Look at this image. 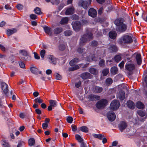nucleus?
<instances>
[{"instance_id":"49530a36","label":"nucleus","mask_w":147,"mask_h":147,"mask_svg":"<svg viewBox=\"0 0 147 147\" xmlns=\"http://www.w3.org/2000/svg\"><path fill=\"white\" fill-rule=\"evenodd\" d=\"M99 65L102 67H105V61L104 59H102L99 62Z\"/></svg>"},{"instance_id":"2eb2a0df","label":"nucleus","mask_w":147,"mask_h":147,"mask_svg":"<svg viewBox=\"0 0 147 147\" xmlns=\"http://www.w3.org/2000/svg\"><path fill=\"white\" fill-rule=\"evenodd\" d=\"M108 50L111 53L116 52L118 50V48L115 45H111L108 48Z\"/></svg>"},{"instance_id":"5fc2aeb1","label":"nucleus","mask_w":147,"mask_h":147,"mask_svg":"<svg viewBox=\"0 0 147 147\" xmlns=\"http://www.w3.org/2000/svg\"><path fill=\"white\" fill-rule=\"evenodd\" d=\"M46 53V51L45 50H42L40 52V55L41 58H43Z\"/></svg>"},{"instance_id":"0eeeda50","label":"nucleus","mask_w":147,"mask_h":147,"mask_svg":"<svg viewBox=\"0 0 147 147\" xmlns=\"http://www.w3.org/2000/svg\"><path fill=\"white\" fill-rule=\"evenodd\" d=\"M129 76L132 75L133 74L134 71L136 69V63H134V62L131 60H129ZM129 79H132L131 77L129 76Z\"/></svg>"},{"instance_id":"9d476101","label":"nucleus","mask_w":147,"mask_h":147,"mask_svg":"<svg viewBox=\"0 0 147 147\" xmlns=\"http://www.w3.org/2000/svg\"><path fill=\"white\" fill-rule=\"evenodd\" d=\"M120 105L119 102L117 100H113L111 102L110 108L112 110L117 109Z\"/></svg>"},{"instance_id":"13d9d810","label":"nucleus","mask_w":147,"mask_h":147,"mask_svg":"<svg viewBox=\"0 0 147 147\" xmlns=\"http://www.w3.org/2000/svg\"><path fill=\"white\" fill-rule=\"evenodd\" d=\"M65 45L63 44H61L59 46V49L61 51H63L65 49Z\"/></svg>"},{"instance_id":"7ed1b4c3","label":"nucleus","mask_w":147,"mask_h":147,"mask_svg":"<svg viewBox=\"0 0 147 147\" xmlns=\"http://www.w3.org/2000/svg\"><path fill=\"white\" fill-rule=\"evenodd\" d=\"M138 42L137 39L131 40L129 39V48L132 49H129V53L130 52H133L134 51V49H137L138 47Z\"/></svg>"},{"instance_id":"3c124183","label":"nucleus","mask_w":147,"mask_h":147,"mask_svg":"<svg viewBox=\"0 0 147 147\" xmlns=\"http://www.w3.org/2000/svg\"><path fill=\"white\" fill-rule=\"evenodd\" d=\"M98 45V42L95 40H93L91 42V45L93 47H96Z\"/></svg>"},{"instance_id":"338daca9","label":"nucleus","mask_w":147,"mask_h":147,"mask_svg":"<svg viewBox=\"0 0 147 147\" xmlns=\"http://www.w3.org/2000/svg\"><path fill=\"white\" fill-rule=\"evenodd\" d=\"M19 64L20 67L24 68L25 67L24 64L22 62H19Z\"/></svg>"},{"instance_id":"f704fd0d","label":"nucleus","mask_w":147,"mask_h":147,"mask_svg":"<svg viewBox=\"0 0 147 147\" xmlns=\"http://www.w3.org/2000/svg\"><path fill=\"white\" fill-rule=\"evenodd\" d=\"M89 71L92 74L94 75H96L98 73V70L94 68H90L89 69Z\"/></svg>"},{"instance_id":"c9c22d12","label":"nucleus","mask_w":147,"mask_h":147,"mask_svg":"<svg viewBox=\"0 0 147 147\" xmlns=\"http://www.w3.org/2000/svg\"><path fill=\"white\" fill-rule=\"evenodd\" d=\"M121 59V54L116 55L114 57V59L117 62H118Z\"/></svg>"},{"instance_id":"f3484780","label":"nucleus","mask_w":147,"mask_h":147,"mask_svg":"<svg viewBox=\"0 0 147 147\" xmlns=\"http://www.w3.org/2000/svg\"><path fill=\"white\" fill-rule=\"evenodd\" d=\"M127 29V26L125 24H123L120 25V26H117L116 28V30L120 32H124Z\"/></svg>"},{"instance_id":"a878e982","label":"nucleus","mask_w":147,"mask_h":147,"mask_svg":"<svg viewBox=\"0 0 147 147\" xmlns=\"http://www.w3.org/2000/svg\"><path fill=\"white\" fill-rule=\"evenodd\" d=\"M49 59L50 60V62L53 64L55 65L56 64V58L52 55H49L48 57Z\"/></svg>"},{"instance_id":"473e14b6","label":"nucleus","mask_w":147,"mask_h":147,"mask_svg":"<svg viewBox=\"0 0 147 147\" xmlns=\"http://www.w3.org/2000/svg\"><path fill=\"white\" fill-rule=\"evenodd\" d=\"M113 82V80L111 78H108L105 80L106 84L107 86H110L112 84Z\"/></svg>"},{"instance_id":"052dcab7","label":"nucleus","mask_w":147,"mask_h":147,"mask_svg":"<svg viewBox=\"0 0 147 147\" xmlns=\"http://www.w3.org/2000/svg\"><path fill=\"white\" fill-rule=\"evenodd\" d=\"M16 7L18 10H21L23 9V6L22 4H19L16 6Z\"/></svg>"},{"instance_id":"6e6d98bb","label":"nucleus","mask_w":147,"mask_h":147,"mask_svg":"<svg viewBox=\"0 0 147 147\" xmlns=\"http://www.w3.org/2000/svg\"><path fill=\"white\" fill-rule=\"evenodd\" d=\"M131 40L137 39L134 35L131 33H129V37Z\"/></svg>"},{"instance_id":"423d86ee","label":"nucleus","mask_w":147,"mask_h":147,"mask_svg":"<svg viewBox=\"0 0 147 147\" xmlns=\"http://www.w3.org/2000/svg\"><path fill=\"white\" fill-rule=\"evenodd\" d=\"M83 35L88 41L92 40L93 38L92 30L90 28H87L86 30L85 33Z\"/></svg>"},{"instance_id":"2f4dec72","label":"nucleus","mask_w":147,"mask_h":147,"mask_svg":"<svg viewBox=\"0 0 147 147\" xmlns=\"http://www.w3.org/2000/svg\"><path fill=\"white\" fill-rule=\"evenodd\" d=\"M68 18L67 17H65L63 18L60 22V23L61 24H66L68 22Z\"/></svg>"},{"instance_id":"5701e85b","label":"nucleus","mask_w":147,"mask_h":147,"mask_svg":"<svg viewBox=\"0 0 147 147\" xmlns=\"http://www.w3.org/2000/svg\"><path fill=\"white\" fill-rule=\"evenodd\" d=\"M103 90L102 87L97 86H95L93 88V92L95 93H98L101 92Z\"/></svg>"},{"instance_id":"603ef678","label":"nucleus","mask_w":147,"mask_h":147,"mask_svg":"<svg viewBox=\"0 0 147 147\" xmlns=\"http://www.w3.org/2000/svg\"><path fill=\"white\" fill-rule=\"evenodd\" d=\"M67 121L68 123H71L73 121V118L71 117H68L67 118Z\"/></svg>"},{"instance_id":"680f3d73","label":"nucleus","mask_w":147,"mask_h":147,"mask_svg":"<svg viewBox=\"0 0 147 147\" xmlns=\"http://www.w3.org/2000/svg\"><path fill=\"white\" fill-rule=\"evenodd\" d=\"M48 124L46 123H44L42 124V127L44 130L46 129L48 127Z\"/></svg>"},{"instance_id":"09e8293b","label":"nucleus","mask_w":147,"mask_h":147,"mask_svg":"<svg viewBox=\"0 0 147 147\" xmlns=\"http://www.w3.org/2000/svg\"><path fill=\"white\" fill-rule=\"evenodd\" d=\"M135 107L134 103L132 101L129 100V108L134 109Z\"/></svg>"},{"instance_id":"a18cd8bd","label":"nucleus","mask_w":147,"mask_h":147,"mask_svg":"<svg viewBox=\"0 0 147 147\" xmlns=\"http://www.w3.org/2000/svg\"><path fill=\"white\" fill-rule=\"evenodd\" d=\"M2 146L3 147H10L9 144L6 141H3L1 142Z\"/></svg>"},{"instance_id":"c03bdc74","label":"nucleus","mask_w":147,"mask_h":147,"mask_svg":"<svg viewBox=\"0 0 147 147\" xmlns=\"http://www.w3.org/2000/svg\"><path fill=\"white\" fill-rule=\"evenodd\" d=\"M75 138L78 141L80 142H83V140L82 139L81 137L78 134L75 135Z\"/></svg>"},{"instance_id":"b1692460","label":"nucleus","mask_w":147,"mask_h":147,"mask_svg":"<svg viewBox=\"0 0 147 147\" xmlns=\"http://www.w3.org/2000/svg\"><path fill=\"white\" fill-rule=\"evenodd\" d=\"M124 19L122 18H119L116 20L115 21V24L117 26L124 24L123 22Z\"/></svg>"},{"instance_id":"aec40b11","label":"nucleus","mask_w":147,"mask_h":147,"mask_svg":"<svg viewBox=\"0 0 147 147\" xmlns=\"http://www.w3.org/2000/svg\"><path fill=\"white\" fill-rule=\"evenodd\" d=\"M125 94L124 92L121 90L119 92L117 95V98H119L121 100H124L125 98Z\"/></svg>"},{"instance_id":"4be33fe9","label":"nucleus","mask_w":147,"mask_h":147,"mask_svg":"<svg viewBox=\"0 0 147 147\" xmlns=\"http://www.w3.org/2000/svg\"><path fill=\"white\" fill-rule=\"evenodd\" d=\"M88 40L83 35L81 36V37L80 39V46H83L85 45Z\"/></svg>"},{"instance_id":"4d7b16f0","label":"nucleus","mask_w":147,"mask_h":147,"mask_svg":"<svg viewBox=\"0 0 147 147\" xmlns=\"http://www.w3.org/2000/svg\"><path fill=\"white\" fill-rule=\"evenodd\" d=\"M60 2L59 0H52L51 3L53 5H58Z\"/></svg>"},{"instance_id":"6e6552de","label":"nucleus","mask_w":147,"mask_h":147,"mask_svg":"<svg viewBox=\"0 0 147 147\" xmlns=\"http://www.w3.org/2000/svg\"><path fill=\"white\" fill-rule=\"evenodd\" d=\"M72 25L73 29L76 32L79 31L82 29L81 23L79 21L72 22Z\"/></svg>"},{"instance_id":"4468645a","label":"nucleus","mask_w":147,"mask_h":147,"mask_svg":"<svg viewBox=\"0 0 147 147\" xmlns=\"http://www.w3.org/2000/svg\"><path fill=\"white\" fill-rule=\"evenodd\" d=\"M127 126V125L125 121H121L119 124V128L121 132L125 129Z\"/></svg>"},{"instance_id":"f03ea898","label":"nucleus","mask_w":147,"mask_h":147,"mask_svg":"<svg viewBox=\"0 0 147 147\" xmlns=\"http://www.w3.org/2000/svg\"><path fill=\"white\" fill-rule=\"evenodd\" d=\"M79 61V59L78 58H74L71 61L69 62V64L72 67L69 68V71H71L78 69L79 67L76 64Z\"/></svg>"},{"instance_id":"a19ab883","label":"nucleus","mask_w":147,"mask_h":147,"mask_svg":"<svg viewBox=\"0 0 147 147\" xmlns=\"http://www.w3.org/2000/svg\"><path fill=\"white\" fill-rule=\"evenodd\" d=\"M49 103L50 105L53 107H55L57 105V102L56 101L53 100H50Z\"/></svg>"},{"instance_id":"7c9ffc66","label":"nucleus","mask_w":147,"mask_h":147,"mask_svg":"<svg viewBox=\"0 0 147 147\" xmlns=\"http://www.w3.org/2000/svg\"><path fill=\"white\" fill-rule=\"evenodd\" d=\"M118 69L116 67H114L111 68V72L113 75H115L117 73Z\"/></svg>"},{"instance_id":"bf43d9fd","label":"nucleus","mask_w":147,"mask_h":147,"mask_svg":"<svg viewBox=\"0 0 147 147\" xmlns=\"http://www.w3.org/2000/svg\"><path fill=\"white\" fill-rule=\"evenodd\" d=\"M30 17L31 19L33 20H35L37 18V16L34 14H31L30 15Z\"/></svg>"},{"instance_id":"c756f323","label":"nucleus","mask_w":147,"mask_h":147,"mask_svg":"<svg viewBox=\"0 0 147 147\" xmlns=\"http://www.w3.org/2000/svg\"><path fill=\"white\" fill-rule=\"evenodd\" d=\"M74 12L73 9L72 7H70L67 9L66 11L65 14L66 15H70L72 14Z\"/></svg>"},{"instance_id":"de8ad7c7","label":"nucleus","mask_w":147,"mask_h":147,"mask_svg":"<svg viewBox=\"0 0 147 147\" xmlns=\"http://www.w3.org/2000/svg\"><path fill=\"white\" fill-rule=\"evenodd\" d=\"M72 32L70 30H66L64 32V35L66 36H69L71 35L72 34Z\"/></svg>"},{"instance_id":"8fccbe9b","label":"nucleus","mask_w":147,"mask_h":147,"mask_svg":"<svg viewBox=\"0 0 147 147\" xmlns=\"http://www.w3.org/2000/svg\"><path fill=\"white\" fill-rule=\"evenodd\" d=\"M55 76V78L57 80H61L62 79V76L58 73H56Z\"/></svg>"},{"instance_id":"39448f33","label":"nucleus","mask_w":147,"mask_h":147,"mask_svg":"<svg viewBox=\"0 0 147 147\" xmlns=\"http://www.w3.org/2000/svg\"><path fill=\"white\" fill-rule=\"evenodd\" d=\"M117 42L121 46L124 45L125 44L129 43V35H124L118 40Z\"/></svg>"},{"instance_id":"37998d69","label":"nucleus","mask_w":147,"mask_h":147,"mask_svg":"<svg viewBox=\"0 0 147 147\" xmlns=\"http://www.w3.org/2000/svg\"><path fill=\"white\" fill-rule=\"evenodd\" d=\"M80 129L81 131L84 132H87L88 131V128L86 126H83L80 127Z\"/></svg>"},{"instance_id":"20e7f679","label":"nucleus","mask_w":147,"mask_h":147,"mask_svg":"<svg viewBox=\"0 0 147 147\" xmlns=\"http://www.w3.org/2000/svg\"><path fill=\"white\" fill-rule=\"evenodd\" d=\"M108 101L106 99H102L98 101L96 104V106L98 109H101L105 107Z\"/></svg>"},{"instance_id":"0e129e2a","label":"nucleus","mask_w":147,"mask_h":147,"mask_svg":"<svg viewBox=\"0 0 147 147\" xmlns=\"http://www.w3.org/2000/svg\"><path fill=\"white\" fill-rule=\"evenodd\" d=\"M72 19L74 20H77L79 19V17L76 15H74L72 16Z\"/></svg>"},{"instance_id":"a211bd4d","label":"nucleus","mask_w":147,"mask_h":147,"mask_svg":"<svg viewBox=\"0 0 147 147\" xmlns=\"http://www.w3.org/2000/svg\"><path fill=\"white\" fill-rule=\"evenodd\" d=\"M42 27L45 32L49 35L51 36L52 34V30L51 28L47 26H42Z\"/></svg>"},{"instance_id":"e433bc0d","label":"nucleus","mask_w":147,"mask_h":147,"mask_svg":"<svg viewBox=\"0 0 147 147\" xmlns=\"http://www.w3.org/2000/svg\"><path fill=\"white\" fill-rule=\"evenodd\" d=\"M29 146H32L34 145L35 143V140L33 138H30L28 141Z\"/></svg>"},{"instance_id":"c85d7f7f","label":"nucleus","mask_w":147,"mask_h":147,"mask_svg":"<svg viewBox=\"0 0 147 147\" xmlns=\"http://www.w3.org/2000/svg\"><path fill=\"white\" fill-rule=\"evenodd\" d=\"M16 31L17 30L15 29H8L7 30V34L8 36H10L14 33L16 32Z\"/></svg>"},{"instance_id":"393cba45","label":"nucleus","mask_w":147,"mask_h":147,"mask_svg":"<svg viewBox=\"0 0 147 147\" xmlns=\"http://www.w3.org/2000/svg\"><path fill=\"white\" fill-rule=\"evenodd\" d=\"M109 37L113 39H115L117 36V33L115 31H110L109 34Z\"/></svg>"},{"instance_id":"4c0bfd02","label":"nucleus","mask_w":147,"mask_h":147,"mask_svg":"<svg viewBox=\"0 0 147 147\" xmlns=\"http://www.w3.org/2000/svg\"><path fill=\"white\" fill-rule=\"evenodd\" d=\"M34 101L36 103H38L39 104H41L43 102V100L40 99V97H37L34 100Z\"/></svg>"},{"instance_id":"58836bf2","label":"nucleus","mask_w":147,"mask_h":147,"mask_svg":"<svg viewBox=\"0 0 147 147\" xmlns=\"http://www.w3.org/2000/svg\"><path fill=\"white\" fill-rule=\"evenodd\" d=\"M109 73V69L108 68H106L104 69L102 71V75L104 76H106Z\"/></svg>"},{"instance_id":"f8f14e48","label":"nucleus","mask_w":147,"mask_h":147,"mask_svg":"<svg viewBox=\"0 0 147 147\" xmlns=\"http://www.w3.org/2000/svg\"><path fill=\"white\" fill-rule=\"evenodd\" d=\"M90 4L89 3H88V1H86L81 0L79 3V5L82 6L85 9H88L89 5Z\"/></svg>"},{"instance_id":"6ab92c4d","label":"nucleus","mask_w":147,"mask_h":147,"mask_svg":"<svg viewBox=\"0 0 147 147\" xmlns=\"http://www.w3.org/2000/svg\"><path fill=\"white\" fill-rule=\"evenodd\" d=\"M88 98L92 101H95L100 99V96L94 94H91L89 96Z\"/></svg>"},{"instance_id":"9b49d317","label":"nucleus","mask_w":147,"mask_h":147,"mask_svg":"<svg viewBox=\"0 0 147 147\" xmlns=\"http://www.w3.org/2000/svg\"><path fill=\"white\" fill-rule=\"evenodd\" d=\"M107 115L108 118L110 121H113L115 119V115L113 111H109L107 114Z\"/></svg>"},{"instance_id":"dca6fc26","label":"nucleus","mask_w":147,"mask_h":147,"mask_svg":"<svg viewBox=\"0 0 147 147\" xmlns=\"http://www.w3.org/2000/svg\"><path fill=\"white\" fill-rule=\"evenodd\" d=\"M88 15L92 18L96 17L97 15V12L93 8H91L88 10Z\"/></svg>"},{"instance_id":"ea45409f","label":"nucleus","mask_w":147,"mask_h":147,"mask_svg":"<svg viewBox=\"0 0 147 147\" xmlns=\"http://www.w3.org/2000/svg\"><path fill=\"white\" fill-rule=\"evenodd\" d=\"M137 112L138 114L141 117H144L146 115L145 112L142 110H139Z\"/></svg>"},{"instance_id":"79ce46f5","label":"nucleus","mask_w":147,"mask_h":147,"mask_svg":"<svg viewBox=\"0 0 147 147\" xmlns=\"http://www.w3.org/2000/svg\"><path fill=\"white\" fill-rule=\"evenodd\" d=\"M35 13L38 15H40L42 14L40 9L38 7H36L34 9Z\"/></svg>"},{"instance_id":"1a4fd4ad","label":"nucleus","mask_w":147,"mask_h":147,"mask_svg":"<svg viewBox=\"0 0 147 147\" xmlns=\"http://www.w3.org/2000/svg\"><path fill=\"white\" fill-rule=\"evenodd\" d=\"M19 53L24 56L21 58V59L25 61L29 60L30 59V56L28 53L25 50H21L19 51Z\"/></svg>"},{"instance_id":"f257e3e1","label":"nucleus","mask_w":147,"mask_h":147,"mask_svg":"<svg viewBox=\"0 0 147 147\" xmlns=\"http://www.w3.org/2000/svg\"><path fill=\"white\" fill-rule=\"evenodd\" d=\"M132 53L130 52V53H129V56H130V54H132L131 56L129 57V60H132L134 61L136 59L138 65H141L142 62L141 54L136 53L133 54Z\"/></svg>"},{"instance_id":"bb28decb","label":"nucleus","mask_w":147,"mask_h":147,"mask_svg":"<svg viewBox=\"0 0 147 147\" xmlns=\"http://www.w3.org/2000/svg\"><path fill=\"white\" fill-rule=\"evenodd\" d=\"M63 31V28L61 27H57L54 30V33L55 34H57L61 33Z\"/></svg>"},{"instance_id":"774afa93","label":"nucleus","mask_w":147,"mask_h":147,"mask_svg":"<svg viewBox=\"0 0 147 147\" xmlns=\"http://www.w3.org/2000/svg\"><path fill=\"white\" fill-rule=\"evenodd\" d=\"M34 58L35 59H40V57L39 56L36 52H34Z\"/></svg>"},{"instance_id":"ddd939ff","label":"nucleus","mask_w":147,"mask_h":147,"mask_svg":"<svg viewBox=\"0 0 147 147\" xmlns=\"http://www.w3.org/2000/svg\"><path fill=\"white\" fill-rule=\"evenodd\" d=\"M1 88L4 93L7 94L9 91L8 85L5 82H2L1 84Z\"/></svg>"},{"instance_id":"412c9836","label":"nucleus","mask_w":147,"mask_h":147,"mask_svg":"<svg viewBox=\"0 0 147 147\" xmlns=\"http://www.w3.org/2000/svg\"><path fill=\"white\" fill-rule=\"evenodd\" d=\"M91 75L88 72H84L82 73L80 75V77L83 79L85 80L90 79L91 78Z\"/></svg>"},{"instance_id":"69168bd1","label":"nucleus","mask_w":147,"mask_h":147,"mask_svg":"<svg viewBox=\"0 0 147 147\" xmlns=\"http://www.w3.org/2000/svg\"><path fill=\"white\" fill-rule=\"evenodd\" d=\"M103 10V7H101L98 10V14L99 15H101L102 13Z\"/></svg>"},{"instance_id":"cd10ccee","label":"nucleus","mask_w":147,"mask_h":147,"mask_svg":"<svg viewBox=\"0 0 147 147\" xmlns=\"http://www.w3.org/2000/svg\"><path fill=\"white\" fill-rule=\"evenodd\" d=\"M136 107L139 109H143L144 108V104L141 102H138L136 104Z\"/></svg>"},{"instance_id":"72a5a7b5","label":"nucleus","mask_w":147,"mask_h":147,"mask_svg":"<svg viewBox=\"0 0 147 147\" xmlns=\"http://www.w3.org/2000/svg\"><path fill=\"white\" fill-rule=\"evenodd\" d=\"M30 70L32 73L35 75L38 74V69L36 67H32L30 68Z\"/></svg>"},{"instance_id":"864d4df0","label":"nucleus","mask_w":147,"mask_h":147,"mask_svg":"<svg viewBox=\"0 0 147 147\" xmlns=\"http://www.w3.org/2000/svg\"><path fill=\"white\" fill-rule=\"evenodd\" d=\"M84 49L82 47H78L77 49L78 52L79 53H82L84 51Z\"/></svg>"},{"instance_id":"e2e57ef3","label":"nucleus","mask_w":147,"mask_h":147,"mask_svg":"<svg viewBox=\"0 0 147 147\" xmlns=\"http://www.w3.org/2000/svg\"><path fill=\"white\" fill-rule=\"evenodd\" d=\"M71 127L73 131H75L77 130V127L75 125H72L71 126Z\"/></svg>"}]
</instances>
